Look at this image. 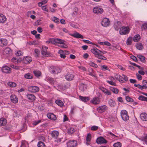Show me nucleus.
<instances>
[{"label":"nucleus","mask_w":147,"mask_h":147,"mask_svg":"<svg viewBox=\"0 0 147 147\" xmlns=\"http://www.w3.org/2000/svg\"><path fill=\"white\" fill-rule=\"evenodd\" d=\"M91 52L94 54L95 57L103 60H106V57L101 55V51L95 48L91 50Z\"/></svg>","instance_id":"1"},{"label":"nucleus","mask_w":147,"mask_h":147,"mask_svg":"<svg viewBox=\"0 0 147 147\" xmlns=\"http://www.w3.org/2000/svg\"><path fill=\"white\" fill-rule=\"evenodd\" d=\"M50 73L53 74H57L61 71V69L59 67L56 66H51L49 68Z\"/></svg>","instance_id":"2"},{"label":"nucleus","mask_w":147,"mask_h":147,"mask_svg":"<svg viewBox=\"0 0 147 147\" xmlns=\"http://www.w3.org/2000/svg\"><path fill=\"white\" fill-rule=\"evenodd\" d=\"M46 43L47 44L51 43L53 44L56 43L63 44V40L59 38H49L48 40L46 41Z\"/></svg>","instance_id":"3"},{"label":"nucleus","mask_w":147,"mask_h":147,"mask_svg":"<svg viewBox=\"0 0 147 147\" xmlns=\"http://www.w3.org/2000/svg\"><path fill=\"white\" fill-rule=\"evenodd\" d=\"M59 134L58 131L55 130L52 131L51 134V136L52 138L55 140V142L57 143L61 141V138H58Z\"/></svg>","instance_id":"4"},{"label":"nucleus","mask_w":147,"mask_h":147,"mask_svg":"<svg viewBox=\"0 0 147 147\" xmlns=\"http://www.w3.org/2000/svg\"><path fill=\"white\" fill-rule=\"evenodd\" d=\"M120 114L121 117L123 121H126L129 120V117L127 111L125 110H122Z\"/></svg>","instance_id":"5"},{"label":"nucleus","mask_w":147,"mask_h":147,"mask_svg":"<svg viewBox=\"0 0 147 147\" xmlns=\"http://www.w3.org/2000/svg\"><path fill=\"white\" fill-rule=\"evenodd\" d=\"M115 78L119 80L120 82H125L128 80L127 77L126 76L123 74L122 76L119 75H117L115 76Z\"/></svg>","instance_id":"6"},{"label":"nucleus","mask_w":147,"mask_h":147,"mask_svg":"<svg viewBox=\"0 0 147 147\" xmlns=\"http://www.w3.org/2000/svg\"><path fill=\"white\" fill-rule=\"evenodd\" d=\"M104 11L103 9L100 6H96L93 9V12L96 14H100Z\"/></svg>","instance_id":"7"},{"label":"nucleus","mask_w":147,"mask_h":147,"mask_svg":"<svg viewBox=\"0 0 147 147\" xmlns=\"http://www.w3.org/2000/svg\"><path fill=\"white\" fill-rule=\"evenodd\" d=\"M48 47L46 46H43L42 49L41 50V53L42 56L45 57H47L50 56V53L47 51Z\"/></svg>","instance_id":"8"},{"label":"nucleus","mask_w":147,"mask_h":147,"mask_svg":"<svg viewBox=\"0 0 147 147\" xmlns=\"http://www.w3.org/2000/svg\"><path fill=\"white\" fill-rule=\"evenodd\" d=\"M130 29L129 27H122L120 30V33L121 35L128 34L129 32Z\"/></svg>","instance_id":"9"},{"label":"nucleus","mask_w":147,"mask_h":147,"mask_svg":"<svg viewBox=\"0 0 147 147\" xmlns=\"http://www.w3.org/2000/svg\"><path fill=\"white\" fill-rule=\"evenodd\" d=\"M110 24V22L109 19L107 18H103L101 24L102 25L106 27L109 26Z\"/></svg>","instance_id":"10"},{"label":"nucleus","mask_w":147,"mask_h":147,"mask_svg":"<svg viewBox=\"0 0 147 147\" xmlns=\"http://www.w3.org/2000/svg\"><path fill=\"white\" fill-rule=\"evenodd\" d=\"M96 142L98 144H101L107 143V141L103 137H100L97 139Z\"/></svg>","instance_id":"11"},{"label":"nucleus","mask_w":147,"mask_h":147,"mask_svg":"<svg viewBox=\"0 0 147 147\" xmlns=\"http://www.w3.org/2000/svg\"><path fill=\"white\" fill-rule=\"evenodd\" d=\"M39 90V88L35 86H30L28 88V90L33 93L37 92Z\"/></svg>","instance_id":"12"},{"label":"nucleus","mask_w":147,"mask_h":147,"mask_svg":"<svg viewBox=\"0 0 147 147\" xmlns=\"http://www.w3.org/2000/svg\"><path fill=\"white\" fill-rule=\"evenodd\" d=\"M77 145V142L75 140H69L67 143L68 147H76Z\"/></svg>","instance_id":"13"},{"label":"nucleus","mask_w":147,"mask_h":147,"mask_svg":"<svg viewBox=\"0 0 147 147\" xmlns=\"http://www.w3.org/2000/svg\"><path fill=\"white\" fill-rule=\"evenodd\" d=\"M107 109V107L106 105H103L97 108L98 112L101 113L106 111Z\"/></svg>","instance_id":"14"},{"label":"nucleus","mask_w":147,"mask_h":147,"mask_svg":"<svg viewBox=\"0 0 147 147\" xmlns=\"http://www.w3.org/2000/svg\"><path fill=\"white\" fill-rule=\"evenodd\" d=\"M100 101V98L98 97H95L90 101V102L94 105H97L99 103Z\"/></svg>","instance_id":"15"},{"label":"nucleus","mask_w":147,"mask_h":147,"mask_svg":"<svg viewBox=\"0 0 147 147\" xmlns=\"http://www.w3.org/2000/svg\"><path fill=\"white\" fill-rule=\"evenodd\" d=\"M32 61V59L31 57L29 56H27L24 57L23 59V61L25 64L30 63Z\"/></svg>","instance_id":"16"},{"label":"nucleus","mask_w":147,"mask_h":147,"mask_svg":"<svg viewBox=\"0 0 147 147\" xmlns=\"http://www.w3.org/2000/svg\"><path fill=\"white\" fill-rule=\"evenodd\" d=\"M2 71L4 73H9L11 72V69L7 66H5L2 68Z\"/></svg>","instance_id":"17"},{"label":"nucleus","mask_w":147,"mask_h":147,"mask_svg":"<svg viewBox=\"0 0 147 147\" xmlns=\"http://www.w3.org/2000/svg\"><path fill=\"white\" fill-rule=\"evenodd\" d=\"M10 98L11 102L14 103H16L18 102V99L15 95H11Z\"/></svg>","instance_id":"18"},{"label":"nucleus","mask_w":147,"mask_h":147,"mask_svg":"<svg viewBox=\"0 0 147 147\" xmlns=\"http://www.w3.org/2000/svg\"><path fill=\"white\" fill-rule=\"evenodd\" d=\"M46 81L51 84H55L56 82V80L53 78L49 77L46 78Z\"/></svg>","instance_id":"19"},{"label":"nucleus","mask_w":147,"mask_h":147,"mask_svg":"<svg viewBox=\"0 0 147 147\" xmlns=\"http://www.w3.org/2000/svg\"><path fill=\"white\" fill-rule=\"evenodd\" d=\"M99 88L100 90H101L103 92L106 94L108 95H111V92L109 90L106 89V88L102 87H99Z\"/></svg>","instance_id":"20"},{"label":"nucleus","mask_w":147,"mask_h":147,"mask_svg":"<svg viewBox=\"0 0 147 147\" xmlns=\"http://www.w3.org/2000/svg\"><path fill=\"white\" fill-rule=\"evenodd\" d=\"M71 36L77 38H80L83 39L84 38V36L78 32H76L73 34H70Z\"/></svg>","instance_id":"21"},{"label":"nucleus","mask_w":147,"mask_h":147,"mask_svg":"<svg viewBox=\"0 0 147 147\" xmlns=\"http://www.w3.org/2000/svg\"><path fill=\"white\" fill-rule=\"evenodd\" d=\"M47 116L49 119L52 120H55L56 119L55 116L52 113H47Z\"/></svg>","instance_id":"22"},{"label":"nucleus","mask_w":147,"mask_h":147,"mask_svg":"<svg viewBox=\"0 0 147 147\" xmlns=\"http://www.w3.org/2000/svg\"><path fill=\"white\" fill-rule=\"evenodd\" d=\"M74 77L73 74L70 73H68L65 76V78L67 80L71 81L72 80Z\"/></svg>","instance_id":"23"},{"label":"nucleus","mask_w":147,"mask_h":147,"mask_svg":"<svg viewBox=\"0 0 147 147\" xmlns=\"http://www.w3.org/2000/svg\"><path fill=\"white\" fill-rule=\"evenodd\" d=\"M91 139V136L90 134V133L88 134L86 138V145H90Z\"/></svg>","instance_id":"24"},{"label":"nucleus","mask_w":147,"mask_h":147,"mask_svg":"<svg viewBox=\"0 0 147 147\" xmlns=\"http://www.w3.org/2000/svg\"><path fill=\"white\" fill-rule=\"evenodd\" d=\"M7 44V41L6 39L4 38L0 39V46L3 47L6 46Z\"/></svg>","instance_id":"25"},{"label":"nucleus","mask_w":147,"mask_h":147,"mask_svg":"<svg viewBox=\"0 0 147 147\" xmlns=\"http://www.w3.org/2000/svg\"><path fill=\"white\" fill-rule=\"evenodd\" d=\"M141 119L143 121H147V114L146 113H142L140 115Z\"/></svg>","instance_id":"26"},{"label":"nucleus","mask_w":147,"mask_h":147,"mask_svg":"<svg viewBox=\"0 0 147 147\" xmlns=\"http://www.w3.org/2000/svg\"><path fill=\"white\" fill-rule=\"evenodd\" d=\"M6 20L5 16L3 14L0 13V23H4Z\"/></svg>","instance_id":"27"},{"label":"nucleus","mask_w":147,"mask_h":147,"mask_svg":"<svg viewBox=\"0 0 147 147\" xmlns=\"http://www.w3.org/2000/svg\"><path fill=\"white\" fill-rule=\"evenodd\" d=\"M7 123V121L5 119L1 118L0 119V126H4Z\"/></svg>","instance_id":"28"},{"label":"nucleus","mask_w":147,"mask_h":147,"mask_svg":"<svg viewBox=\"0 0 147 147\" xmlns=\"http://www.w3.org/2000/svg\"><path fill=\"white\" fill-rule=\"evenodd\" d=\"M79 98L82 101L84 102L88 101L90 100L89 98L88 97L82 96H80Z\"/></svg>","instance_id":"29"},{"label":"nucleus","mask_w":147,"mask_h":147,"mask_svg":"<svg viewBox=\"0 0 147 147\" xmlns=\"http://www.w3.org/2000/svg\"><path fill=\"white\" fill-rule=\"evenodd\" d=\"M27 97L29 100H34L36 98L35 96L33 94H28L27 95Z\"/></svg>","instance_id":"30"},{"label":"nucleus","mask_w":147,"mask_h":147,"mask_svg":"<svg viewBox=\"0 0 147 147\" xmlns=\"http://www.w3.org/2000/svg\"><path fill=\"white\" fill-rule=\"evenodd\" d=\"M108 103L110 106L112 107H114L116 105L115 101L112 99H110L109 100Z\"/></svg>","instance_id":"31"},{"label":"nucleus","mask_w":147,"mask_h":147,"mask_svg":"<svg viewBox=\"0 0 147 147\" xmlns=\"http://www.w3.org/2000/svg\"><path fill=\"white\" fill-rule=\"evenodd\" d=\"M55 102L58 105L61 107H62L64 105V104L63 102L60 100H57L55 101Z\"/></svg>","instance_id":"32"},{"label":"nucleus","mask_w":147,"mask_h":147,"mask_svg":"<svg viewBox=\"0 0 147 147\" xmlns=\"http://www.w3.org/2000/svg\"><path fill=\"white\" fill-rule=\"evenodd\" d=\"M34 74L35 76L37 77L38 78L41 75V72L38 70H35L34 71Z\"/></svg>","instance_id":"33"},{"label":"nucleus","mask_w":147,"mask_h":147,"mask_svg":"<svg viewBox=\"0 0 147 147\" xmlns=\"http://www.w3.org/2000/svg\"><path fill=\"white\" fill-rule=\"evenodd\" d=\"M24 77L27 79H32L33 78V76L29 73L26 74Z\"/></svg>","instance_id":"34"},{"label":"nucleus","mask_w":147,"mask_h":147,"mask_svg":"<svg viewBox=\"0 0 147 147\" xmlns=\"http://www.w3.org/2000/svg\"><path fill=\"white\" fill-rule=\"evenodd\" d=\"M110 90L115 94H118L119 91L118 89L113 87H111Z\"/></svg>","instance_id":"35"},{"label":"nucleus","mask_w":147,"mask_h":147,"mask_svg":"<svg viewBox=\"0 0 147 147\" xmlns=\"http://www.w3.org/2000/svg\"><path fill=\"white\" fill-rule=\"evenodd\" d=\"M140 36L138 34H137L134 37L133 40L135 42H137L140 40Z\"/></svg>","instance_id":"36"},{"label":"nucleus","mask_w":147,"mask_h":147,"mask_svg":"<svg viewBox=\"0 0 147 147\" xmlns=\"http://www.w3.org/2000/svg\"><path fill=\"white\" fill-rule=\"evenodd\" d=\"M132 40L133 38L132 37H129L127 40V44L128 45H131L132 42Z\"/></svg>","instance_id":"37"},{"label":"nucleus","mask_w":147,"mask_h":147,"mask_svg":"<svg viewBox=\"0 0 147 147\" xmlns=\"http://www.w3.org/2000/svg\"><path fill=\"white\" fill-rule=\"evenodd\" d=\"M88 64L91 67L95 68H97L98 67V65L92 61H90L88 63Z\"/></svg>","instance_id":"38"},{"label":"nucleus","mask_w":147,"mask_h":147,"mask_svg":"<svg viewBox=\"0 0 147 147\" xmlns=\"http://www.w3.org/2000/svg\"><path fill=\"white\" fill-rule=\"evenodd\" d=\"M136 47L137 49L139 50H142L143 47L141 43H137L136 45Z\"/></svg>","instance_id":"39"},{"label":"nucleus","mask_w":147,"mask_h":147,"mask_svg":"<svg viewBox=\"0 0 147 147\" xmlns=\"http://www.w3.org/2000/svg\"><path fill=\"white\" fill-rule=\"evenodd\" d=\"M138 99L147 102V97H145L142 95L140 96L138 98Z\"/></svg>","instance_id":"40"},{"label":"nucleus","mask_w":147,"mask_h":147,"mask_svg":"<svg viewBox=\"0 0 147 147\" xmlns=\"http://www.w3.org/2000/svg\"><path fill=\"white\" fill-rule=\"evenodd\" d=\"M137 57L142 62H144L145 61V58L143 56L139 55H138Z\"/></svg>","instance_id":"41"},{"label":"nucleus","mask_w":147,"mask_h":147,"mask_svg":"<svg viewBox=\"0 0 147 147\" xmlns=\"http://www.w3.org/2000/svg\"><path fill=\"white\" fill-rule=\"evenodd\" d=\"M38 147H45V144L43 142L39 141L37 144Z\"/></svg>","instance_id":"42"},{"label":"nucleus","mask_w":147,"mask_h":147,"mask_svg":"<svg viewBox=\"0 0 147 147\" xmlns=\"http://www.w3.org/2000/svg\"><path fill=\"white\" fill-rule=\"evenodd\" d=\"M11 52V50L10 48H7L4 50L3 53H4L9 54Z\"/></svg>","instance_id":"43"},{"label":"nucleus","mask_w":147,"mask_h":147,"mask_svg":"<svg viewBox=\"0 0 147 147\" xmlns=\"http://www.w3.org/2000/svg\"><path fill=\"white\" fill-rule=\"evenodd\" d=\"M142 84L144 89H147V81L146 80H144L142 82Z\"/></svg>","instance_id":"44"},{"label":"nucleus","mask_w":147,"mask_h":147,"mask_svg":"<svg viewBox=\"0 0 147 147\" xmlns=\"http://www.w3.org/2000/svg\"><path fill=\"white\" fill-rule=\"evenodd\" d=\"M8 86L12 87H15L16 85V84L14 82H9L8 83Z\"/></svg>","instance_id":"45"},{"label":"nucleus","mask_w":147,"mask_h":147,"mask_svg":"<svg viewBox=\"0 0 147 147\" xmlns=\"http://www.w3.org/2000/svg\"><path fill=\"white\" fill-rule=\"evenodd\" d=\"M74 132V129L73 127H70L68 129V132L69 134H72Z\"/></svg>","instance_id":"46"},{"label":"nucleus","mask_w":147,"mask_h":147,"mask_svg":"<svg viewBox=\"0 0 147 147\" xmlns=\"http://www.w3.org/2000/svg\"><path fill=\"white\" fill-rule=\"evenodd\" d=\"M11 61L12 62L15 63H18L20 62V61L19 60V59H17L16 58L14 57L12 58Z\"/></svg>","instance_id":"47"},{"label":"nucleus","mask_w":147,"mask_h":147,"mask_svg":"<svg viewBox=\"0 0 147 147\" xmlns=\"http://www.w3.org/2000/svg\"><path fill=\"white\" fill-rule=\"evenodd\" d=\"M140 139L142 141L144 142L145 144H147V135L143 137H141Z\"/></svg>","instance_id":"48"},{"label":"nucleus","mask_w":147,"mask_h":147,"mask_svg":"<svg viewBox=\"0 0 147 147\" xmlns=\"http://www.w3.org/2000/svg\"><path fill=\"white\" fill-rule=\"evenodd\" d=\"M125 99L128 102H134V100L129 96H126L125 97Z\"/></svg>","instance_id":"49"},{"label":"nucleus","mask_w":147,"mask_h":147,"mask_svg":"<svg viewBox=\"0 0 147 147\" xmlns=\"http://www.w3.org/2000/svg\"><path fill=\"white\" fill-rule=\"evenodd\" d=\"M101 69L102 70H107L110 71V69L107 66L105 65L101 66Z\"/></svg>","instance_id":"50"},{"label":"nucleus","mask_w":147,"mask_h":147,"mask_svg":"<svg viewBox=\"0 0 147 147\" xmlns=\"http://www.w3.org/2000/svg\"><path fill=\"white\" fill-rule=\"evenodd\" d=\"M113 146L114 147H121V144L120 142H117L114 144Z\"/></svg>","instance_id":"51"},{"label":"nucleus","mask_w":147,"mask_h":147,"mask_svg":"<svg viewBox=\"0 0 147 147\" xmlns=\"http://www.w3.org/2000/svg\"><path fill=\"white\" fill-rule=\"evenodd\" d=\"M79 88L81 91H84L86 89V88L84 84H82L80 85Z\"/></svg>","instance_id":"52"},{"label":"nucleus","mask_w":147,"mask_h":147,"mask_svg":"<svg viewBox=\"0 0 147 147\" xmlns=\"http://www.w3.org/2000/svg\"><path fill=\"white\" fill-rule=\"evenodd\" d=\"M134 86L135 87L138 88L140 90H142L144 89V87L143 86V85L142 86H141L139 84H134Z\"/></svg>","instance_id":"53"},{"label":"nucleus","mask_w":147,"mask_h":147,"mask_svg":"<svg viewBox=\"0 0 147 147\" xmlns=\"http://www.w3.org/2000/svg\"><path fill=\"white\" fill-rule=\"evenodd\" d=\"M47 2V0H45L41 2H39L38 3V5L39 7L43 5L46 3Z\"/></svg>","instance_id":"54"},{"label":"nucleus","mask_w":147,"mask_h":147,"mask_svg":"<svg viewBox=\"0 0 147 147\" xmlns=\"http://www.w3.org/2000/svg\"><path fill=\"white\" fill-rule=\"evenodd\" d=\"M34 55L36 57H38L39 56V53H40L38 49H35L34 50Z\"/></svg>","instance_id":"55"},{"label":"nucleus","mask_w":147,"mask_h":147,"mask_svg":"<svg viewBox=\"0 0 147 147\" xmlns=\"http://www.w3.org/2000/svg\"><path fill=\"white\" fill-rule=\"evenodd\" d=\"M141 28L142 30H146L147 29V23H144L142 26Z\"/></svg>","instance_id":"56"},{"label":"nucleus","mask_w":147,"mask_h":147,"mask_svg":"<svg viewBox=\"0 0 147 147\" xmlns=\"http://www.w3.org/2000/svg\"><path fill=\"white\" fill-rule=\"evenodd\" d=\"M23 53L21 51H17L16 53V55L18 56L23 55Z\"/></svg>","instance_id":"57"},{"label":"nucleus","mask_w":147,"mask_h":147,"mask_svg":"<svg viewBox=\"0 0 147 147\" xmlns=\"http://www.w3.org/2000/svg\"><path fill=\"white\" fill-rule=\"evenodd\" d=\"M98 128V127L95 125L92 126L91 128V130L95 131L97 130Z\"/></svg>","instance_id":"58"},{"label":"nucleus","mask_w":147,"mask_h":147,"mask_svg":"<svg viewBox=\"0 0 147 147\" xmlns=\"http://www.w3.org/2000/svg\"><path fill=\"white\" fill-rule=\"evenodd\" d=\"M41 24V20H38L35 22V25L36 26H37L40 24Z\"/></svg>","instance_id":"59"},{"label":"nucleus","mask_w":147,"mask_h":147,"mask_svg":"<svg viewBox=\"0 0 147 147\" xmlns=\"http://www.w3.org/2000/svg\"><path fill=\"white\" fill-rule=\"evenodd\" d=\"M83 41L85 43H88V44H90L92 45H94V44L92 42H90V41L86 40H83Z\"/></svg>","instance_id":"60"},{"label":"nucleus","mask_w":147,"mask_h":147,"mask_svg":"<svg viewBox=\"0 0 147 147\" xmlns=\"http://www.w3.org/2000/svg\"><path fill=\"white\" fill-rule=\"evenodd\" d=\"M75 108L74 107H72L71 108V111L70 112V114L71 115H73L75 112Z\"/></svg>","instance_id":"61"},{"label":"nucleus","mask_w":147,"mask_h":147,"mask_svg":"<svg viewBox=\"0 0 147 147\" xmlns=\"http://www.w3.org/2000/svg\"><path fill=\"white\" fill-rule=\"evenodd\" d=\"M53 21L57 23L59 22V19L58 18L54 17H53Z\"/></svg>","instance_id":"62"},{"label":"nucleus","mask_w":147,"mask_h":147,"mask_svg":"<svg viewBox=\"0 0 147 147\" xmlns=\"http://www.w3.org/2000/svg\"><path fill=\"white\" fill-rule=\"evenodd\" d=\"M137 78L139 80H141L142 79V76L138 74H136Z\"/></svg>","instance_id":"63"},{"label":"nucleus","mask_w":147,"mask_h":147,"mask_svg":"<svg viewBox=\"0 0 147 147\" xmlns=\"http://www.w3.org/2000/svg\"><path fill=\"white\" fill-rule=\"evenodd\" d=\"M78 68L80 69H81V70H82L84 71H86V68L82 66H80L78 67Z\"/></svg>","instance_id":"64"}]
</instances>
